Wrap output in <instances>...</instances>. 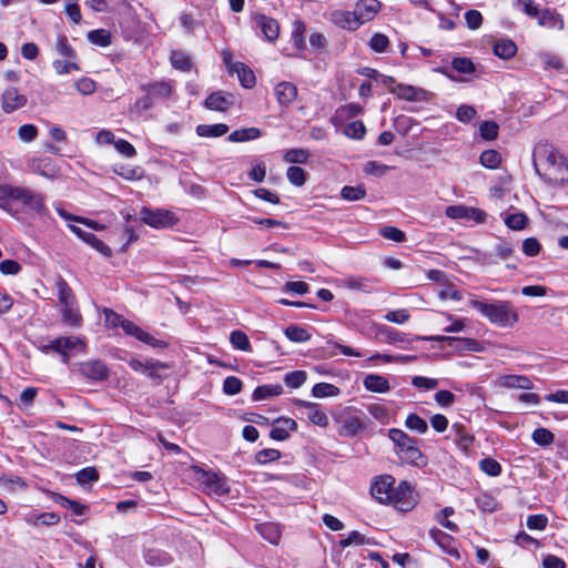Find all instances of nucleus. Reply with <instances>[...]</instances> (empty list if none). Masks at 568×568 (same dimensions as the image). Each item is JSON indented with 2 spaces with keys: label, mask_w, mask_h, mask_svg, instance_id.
I'll return each mask as SVG.
<instances>
[{
  "label": "nucleus",
  "mask_w": 568,
  "mask_h": 568,
  "mask_svg": "<svg viewBox=\"0 0 568 568\" xmlns=\"http://www.w3.org/2000/svg\"><path fill=\"white\" fill-rule=\"evenodd\" d=\"M274 94L282 106H288L297 97V88L292 82L283 81L276 84Z\"/></svg>",
  "instance_id": "nucleus-21"
},
{
  "label": "nucleus",
  "mask_w": 568,
  "mask_h": 568,
  "mask_svg": "<svg viewBox=\"0 0 568 568\" xmlns=\"http://www.w3.org/2000/svg\"><path fill=\"white\" fill-rule=\"evenodd\" d=\"M230 342L234 348L240 351L250 352L251 343L247 335L242 331H233L230 335Z\"/></svg>",
  "instance_id": "nucleus-39"
},
{
  "label": "nucleus",
  "mask_w": 568,
  "mask_h": 568,
  "mask_svg": "<svg viewBox=\"0 0 568 568\" xmlns=\"http://www.w3.org/2000/svg\"><path fill=\"white\" fill-rule=\"evenodd\" d=\"M381 7L382 4L378 0H358L355 4L354 11L359 24L362 26L374 20L381 10Z\"/></svg>",
  "instance_id": "nucleus-12"
},
{
  "label": "nucleus",
  "mask_w": 568,
  "mask_h": 568,
  "mask_svg": "<svg viewBox=\"0 0 568 568\" xmlns=\"http://www.w3.org/2000/svg\"><path fill=\"white\" fill-rule=\"evenodd\" d=\"M130 336H134L136 339H139V341H141V342H143V343H145L148 345H151L153 347L163 346L164 345L163 342L156 339L155 337H153L149 333L144 332L139 326L135 327L134 333H132Z\"/></svg>",
  "instance_id": "nucleus-61"
},
{
  "label": "nucleus",
  "mask_w": 568,
  "mask_h": 568,
  "mask_svg": "<svg viewBox=\"0 0 568 568\" xmlns=\"http://www.w3.org/2000/svg\"><path fill=\"white\" fill-rule=\"evenodd\" d=\"M537 18H538V23L541 27L559 28V29L564 28V21L559 18V16L555 11H551L549 9H546V10L539 12V16Z\"/></svg>",
  "instance_id": "nucleus-35"
},
{
  "label": "nucleus",
  "mask_w": 568,
  "mask_h": 568,
  "mask_svg": "<svg viewBox=\"0 0 568 568\" xmlns=\"http://www.w3.org/2000/svg\"><path fill=\"white\" fill-rule=\"evenodd\" d=\"M87 244L97 250L100 254L105 257H110L112 255V250L110 246L104 244L101 240H99L93 233L89 232L83 240Z\"/></svg>",
  "instance_id": "nucleus-42"
},
{
  "label": "nucleus",
  "mask_w": 568,
  "mask_h": 568,
  "mask_svg": "<svg viewBox=\"0 0 568 568\" xmlns=\"http://www.w3.org/2000/svg\"><path fill=\"white\" fill-rule=\"evenodd\" d=\"M297 429V423L290 417H278L273 422L270 437L274 440H285L290 437V433Z\"/></svg>",
  "instance_id": "nucleus-14"
},
{
  "label": "nucleus",
  "mask_w": 568,
  "mask_h": 568,
  "mask_svg": "<svg viewBox=\"0 0 568 568\" xmlns=\"http://www.w3.org/2000/svg\"><path fill=\"white\" fill-rule=\"evenodd\" d=\"M80 372L83 376L93 381H104L109 377V368L99 359L81 363Z\"/></svg>",
  "instance_id": "nucleus-15"
},
{
  "label": "nucleus",
  "mask_w": 568,
  "mask_h": 568,
  "mask_svg": "<svg viewBox=\"0 0 568 568\" xmlns=\"http://www.w3.org/2000/svg\"><path fill=\"white\" fill-rule=\"evenodd\" d=\"M293 403L296 406L306 408V417L313 425L320 427L328 426V417L325 412L320 408L318 404L303 399H294Z\"/></svg>",
  "instance_id": "nucleus-11"
},
{
  "label": "nucleus",
  "mask_w": 568,
  "mask_h": 568,
  "mask_svg": "<svg viewBox=\"0 0 568 568\" xmlns=\"http://www.w3.org/2000/svg\"><path fill=\"white\" fill-rule=\"evenodd\" d=\"M476 505L481 511L486 513H493L497 509V501L487 494L477 497Z\"/></svg>",
  "instance_id": "nucleus-57"
},
{
  "label": "nucleus",
  "mask_w": 568,
  "mask_h": 568,
  "mask_svg": "<svg viewBox=\"0 0 568 568\" xmlns=\"http://www.w3.org/2000/svg\"><path fill=\"white\" fill-rule=\"evenodd\" d=\"M452 432L454 433V440L456 445L464 452L467 453L474 442V436L470 435L464 425L454 424L452 427Z\"/></svg>",
  "instance_id": "nucleus-26"
},
{
  "label": "nucleus",
  "mask_w": 568,
  "mask_h": 568,
  "mask_svg": "<svg viewBox=\"0 0 568 568\" xmlns=\"http://www.w3.org/2000/svg\"><path fill=\"white\" fill-rule=\"evenodd\" d=\"M405 425L408 429L414 430L418 434H425L428 429V425L425 419H423L417 414H409L405 420Z\"/></svg>",
  "instance_id": "nucleus-40"
},
{
  "label": "nucleus",
  "mask_w": 568,
  "mask_h": 568,
  "mask_svg": "<svg viewBox=\"0 0 568 568\" xmlns=\"http://www.w3.org/2000/svg\"><path fill=\"white\" fill-rule=\"evenodd\" d=\"M262 135V132L258 128H246V129H240L233 131L229 136L227 140L230 142H246L256 140Z\"/></svg>",
  "instance_id": "nucleus-32"
},
{
  "label": "nucleus",
  "mask_w": 568,
  "mask_h": 568,
  "mask_svg": "<svg viewBox=\"0 0 568 568\" xmlns=\"http://www.w3.org/2000/svg\"><path fill=\"white\" fill-rule=\"evenodd\" d=\"M338 434L343 437H354L361 430L365 429L366 424L359 415H347L341 420Z\"/></svg>",
  "instance_id": "nucleus-19"
},
{
  "label": "nucleus",
  "mask_w": 568,
  "mask_h": 568,
  "mask_svg": "<svg viewBox=\"0 0 568 568\" xmlns=\"http://www.w3.org/2000/svg\"><path fill=\"white\" fill-rule=\"evenodd\" d=\"M548 518L542 514L529 515L527 518V527L530 530H544L547 527Z\"/></svg>",
  "instance_id": "nucleus-59"
},
{
  "label": "nucleus",
  "mask_w": 568,
  "mask_h": 568,
  "mask_svg": "<svg viewBox=\"0 0 568 568\" xmlns=\"http://www.w3.org/2000/svg\"><path fill=\"white\" fill-rule=\"evenodd\" d=\"M494 254L501 261H507L514 255L513 245L506 241H499L494 246Z\"/></svg>",
  "instance_id": "nucleus-54"
},
{
  "label": "nucleus",
  "mask_w": 568,
  "mask_h": 568,
  "mask_svg": "<svg viewBox=\"0 0 568 568\" xmlns=\"http://www.w3.org/2000/svg\"><path fill=\"white\" fill-rule=\"evenodd\" d=\"M381 234L383 237L394 241V242H397V243L404 242L406 240L405 233L395 226L383 227L381 230Z\"/></svg>",
  "instance_id": "nucleus-60"
},
{
  "label": "nucleus",
  "mask_w": 568,
  "mask_h": 568,
  "mask_svg": "<svg viewBox=\"0 0 568 568\" xmlns=\"http://www.w3.org/2000/svg\"><path fill=\"white\" fill-rule=\"evenodd\" d=\"M282 393H283V387L280 384L261 385L254 389V392L252 394V399L255 402L263 400V399L278 396Z\"/></svg>",
  "instance_id": "nucleus-28"
},
{
  "label": "nucleus",
  "mask_w": 568,
  "mask_h": 568,
  "mask_svg": "<svg viewBox=\"0 0 568 568\" xmlns=\"http://www.w3.org/2000/svg\"><path fill=\"white\" fill-rule=\"evenodd\" d=\"M235 103V97L227 92H213L204 101L205 108L214 111H226Z\"/></svg>",
  "instance_id": "nucleus-17"
},
{
  "label": "nucleus",
  "mask_w": 568,
  "mask_h": 568,
  "mask_svg": "<svg viewBox=\"0 0 568 568\" xmlns=\"http://www.w3.org/2000/svg\"><path fill=\"white\" fill-rule=\"evenodd\" d=\"M366 132L365 125L362 121H353L345 125L344 133L351 139L361 140Z\"/></svg>",
  "instance_id": "nucleus-46"
},
{
  "label": "nucleus",
  "mask_w": 568,
  "mask_h": 568,
  "mask_svg": "<svg viewBox=\"0 0 568 568\" xmlns=\"http://www.w3.org/2000/svg\"><path fill=\"white\" fill-rule=\"evenodd\" d=\"M495 383L501 388L531 389L534 387L531 379L526 375H501Z\"/></svg>",
  "instance_id": "nucleus-20"
},
{
  "label": "nucleus",
  "mask_w": 568,
  "mask_h": 568,
  "mask_svg": "<svg viewBox=\"0 0 568 568\" xmlns=\"http://www.w3.org/2000/svg\"><path fill=\"white\" fill-rule=\"evenodd\" d=\"M285 336L294 343H304L311 339V334L298 325H288L284 331Z\"/></svg>",
  "instance_id": "nucleus-37"
},
{
  "label": "nucleus",
  "mask_w": 568,
  "mask_h": 568,
  "mask_svg": "<svg viewBox=\"0 0 568 568\" xmlns=\"http://www.w3.org/2000/svg\"><path fill=\"white\" fill-rule=\"evenodd\" d=\"M256 26L262 30L264 37L268 41H274L277 39L280 33V26L278 22L270 17H266L264 14H257L255 18Z\"/></svg>",
  "instance_id": "nucleus-24"
},
{
  "label": "nucleus",
  "mask_w": 568,
  "mask_h": 568,
  "mask_svg": "<svg viewBox=\"0 0 568 568\" xmlns=\"http://www.w3.org/2000/svg\"><path fill=\"white\" fill-rule=\"evenodd\" d=\"M452 67L455 71L464 74H470L475 71L473 61L465 57L454 58L452 61Z\"/></svg>",
  "instance_id": "nucleus-51"
},
{
  "label": "nucleus",
  "mask_w": 568,
  "mask_h": 568,
  "mask_svg": "<svg viewBox=\"0 0 568 568\" xmlns=\"http://www.w3.org/2000/svg\"><path fill=\"white\" fill-rule=\"evenodd\" d=\"M38 135V129L33 124H23L18 130V136L23 142H32Z\"/></svg>",
  "instance_id": "nucleus-63"
},
{
  "label": "nucleus",
  "mask_w": 568,
  "mask_h": 568,
  "mask_svg": "<svg viewBox=\"0 0 568 568\" xmlns=\"http://www.w3.org/2000/svg\"><path fill=\"white\" fill-rule=\"evenodd\" d=\"M55 290L62 322L67 325L79 327L82 323V316L78 307L77 298L72 288L62 276L57 277Z\"/></svg>",
  "instance_id": "nucleus-4"
},
{
  "label": "nucleus",
  "mask_w": 568,
  "mask_h": 568,
  "mask_svg": "<svg viewBox=\"0 0 568 568\" xmlns=\"http://www.w3.org/2000/svg\"><path fill=\"white\" fill-rule=\"evenodd\" d=\"M368 44L373 51L383 53L389 45V39L384 33L376 32L372 36Z\"/></svg>",
  "instance_id": "nucleus-50"
},
{
  "label": "nucleus",
  "mask_w": 568,
  "mask_h": 568,
  "mask_svg": "<svg viewBox=\"0 0 568 568\" xmlns=\"http://www.w3.org/2000/svg\"><path fill=\"white\" fill-rule=\"evenodd\" d=\"M78 346H81L82 348L84 347V343L80 337L62 336L50 341L47 345H43L42 351H54L63 356V363H68V351H71Z\"/></svg>",
  "instance_id": "nucleus-6"
},
{
  "label": "nucleus",
  "mask_w": 568,
  "mask_h": 568,
  "mask_svg": "<svg viewBox=\"0 0 568 568\" xmlns=\"http://www.w3.org/2000/svg\"><path fill=\"white\" fill-rule=\"evenodd\" d=\"M287 180L295 186L304 185L306 181V173L300 166H290L286 172Z\"/></svg>",
  "instance_id": "nucleus-52"
},
{
  "label": "nucleus",
  "mask_w": 568,
  "mask_h": 568,
  "mask_svg": "<svg viewBox=\"0 0 568 568\" xmlns=\"http://www.w3.org/2000/svg\"><path fill=\"white\" fill-rule=\"evenodd\" d=\"M480 469L489 476H498L501 473L500 464L493 458H484L479 463Z\"/></svg>",
  "instance_id": "nucleus-56"
},
{
  "label": "nucleus",
  "mask_w": 568,
  "mask_h": 568,
  "mask_svg": "<svg viewBox=\"0 0 568 568\" xmlns=\"http://www.w3.org/2000/svg\"><path fill=\"white\" fill-rule=\"evenodd\" d=\"M429 339L436 342H446L449 346H453L459 351L480 352L483 349L480 343L473 338L438 335L430 337Z\"/></svg>",
  "instance_id": "nucleus-16"
},
{
  "label": "nucleus",
  "mask_w": 568,
  "mask_h": 568,
  "mask_svg": "<svg viewBox=\"0 0 568 568\" xmlns=\"http://www.w3.org/2000/svg\"><path fill=\"white\" fill-rule=\"evenodd\" d=\"M242 389V382L240 378L235 377V376H229L224 379V383H223V392L226 394V395H236L241 392Z\"/></svg>",
  "instance_id": "nucleus-58"
},
{
  "label": "nucleus",
  "mask_w": 568,
  "mask_h": 568,
  "mask_svg": "<svg viewBox=\"0 0 568 568\" xmlns=\"http://www.w3.org/2000/svg\"><path fill=\"white\" fill-rule=\"evenodd\" d=\"M99 475L94 467H85L78 471L77 474V480L81 485H85L92 481L98 480Z\"/></svg>",
  "instance_id": "nucleus-62"
},
{
  "label": "nucleus",
  "mask_w": 568,
  "mask_h": 568,
  "mask_svg": "<svg viewBox=\"0 0 568 568\" xmlns=\"http://www.w3.org/2000/svg\"><path fill=\"white\" fill-rule=\"evenodd\" d=\"M527 216L524 213L509 214L505 219V224L511 230H523L526 226Z\"/></svg>",
  "instance_id": "nucleus-55"
},
{
  "label": "nucleus",
  "mask_w": 568,
  "mask_h": 568,
  "mask_svg": "<svg viewBox=\"0 0 568 568\" xmlns=\"http://www.w3.org/2000/svg\"><path fill=\"white\" fill-rule=\"evenodd\" d=\"M307 378V374L304 371H294L291 373H287L284 377V382L287 387L291 388H300Z\"/></svg>",
  "instance_id": "nucleus-47"
},
{
  "label": "nucleus",
  "mask_w": 568,
  "mask_h": 568,
  "mask_svg": "<svg viewBox=\"0 0 568 568\" xmlns=\"http://www.w3.org/2000/svg\"><path fill=\"white\" fill-rule=\"evenodd\" d=\"M310 158V152L305 149H290L284 155V160L288 163H306Z\"/></svg>",
  "instance_id": "nucleus-49"
},
{
  "label": "nucleus",
  "mask_w": 568,
  "mask_h": 568,
  "mask_svg": "<svg viewBox=\"0 0 568 568\" xmlns=\"http://www.w3.org/2000/svg\"><path fill=\"white\" fill-rule=\"evenodd\" d=\"M499 126L495 121H484L479 125V134L484 140L493 141L498 136Z\"/></svg>",
  "instance_id": "nucleus-45"
},
{
  "label": "nucleus",
  "mask_w": 568,
  "mask_h": 568,
  "mask_svg": "<svg viewBox=\"0 0 568 568\" xmlns=\"http://www.w3.org/2000/svg\"><path fill=\"white\" fill-rule=\"evenodd\" d=\"M11 200L20 202L28 212L36 213L37 215L42 216L47 212L42 194L24 187L1 186L0 209L14 214L10 205Z\"/></svg>",
  "instance_id": "nucleus-1"
},
{
  "label": "nucleus",
  "mask_w": 568,
  "mask_h": 568,
  "mask_svg": "<svg viewBox=\"0 0 568 568\" xmlns=\"http://www.w3.org/2000/svg\"><path fill=\"white\" fill-rule=\"evenodd\" d=\"M532 440L539 446H549L554 443L555 436L547 428H536L531 435Z\"/></svg>",
  "instance_id": "nucleus-43"
},
{
  "label": "nucleus",
  "mask_w": 568,
  "mask_h": 568,
  "mask_svg": "<svg viewBox=\"0 0 568 568\" xmlns=\"http://www.w3.org/2000/svg\"><path fill=\"white\" fill-rule=\"evenodd\" d=\"M429 536L445 552L456 558L459 557V552L454 546L455 539L450 535L434 527L429 530Z\"/></svg>",
  "instance_id": "nucleus-23"
},
{
  "label": "nucleus",
  "mask_w": 568,
  "mask_h": 568,
  "mask_svg": "<svg viewBox=\"0 0 568 568\" xmlns=\"http://www.w3.org/2000/svg\"><path fill=\"white\" fill-rule=\"evenodd\" d=\"M27 97L20 94L18 89L8 88L3 91L1 97V106L3 112L11 113L18 109L23 108L27 104Z\"/></svg>",
  "instance_id": "nucleus-13"
},
{
  "label": "nucleus",
  "mask_w": 568,
  "mask_h": 568,
  "mask_svg": "<svg viewBox=\"0 0 568 568\" xmlns=\"http://www.w3.org/2000/svg\"><path fill=\"white\" fill-rule=\"evenodd\" d=\"M140 219L145 224L155 229L168 227L175 222L173 213L162 209L152 210L143 207L140 212Z\"/></svg>",
  "instance_id": "nucleus-5"
},
{
  "label": "nucleus",
  "mask_w": 568,
  "mask_h": 568,
  "mask_svg": "<svg viewBox=\"0 0 568 568\" xmlns=\"http://www.w3.org/2000/svg\"><path fill=\"white\" fill-rule=\"evenodd\" d=\"M560 160L561 159L557 152L548 145H540L536 148L534 152V166L536 172L539 174L540 166H556L559 164Z\"/></svg>",
  "instance_id": "nucleus-10"
},
{
  "label": "nucleus",
  "mask_w": 568,
  "mask_h": 568,
  "mask_svg": "<svg viewBox=\"0 0 568 568\" xmlns=\"http://www.w3.org/2000/svg\"><path fill=\"white\" fill-rule=\"evenodd\" d=\"M196 134L204 138H219L229 132V126L224 123L200 124L196 126Z\"/></svg>",
  "instance_id": "nucleus-31"
},
{
  "label": "nucleus",
  "mask_w": 568,
  "mask_h": 568,
  "mask_svg": "<svg viewBox=\"0 0 568 568\" xmlns=\"http://www.w3.org/2000/svg\"><path fill=\"white\" fill-rule=\"evenodd\" d=\"M258 534L268 542L276 545L281 538V528L275 523H263L256 526Z\"/></svg>",
  "instance_id": "nucleus-29"
},
{
  "label": "nucleus",
  "mask_w": 568,
  "mask_h": 568,
  "mask_svg": "<svg viewBox=\"0 0 568 568\" xmlns=\"http://www.w3.org/2000/svg\"><path fill=\"white\" fill-rule=\"evenodd\" d=\"M88 39L91 43L99 47H108L111 43V34L104 29H98L88 33Z\"/></svg>",
  "instance_id": "nucleus-41"
},
{
  "label": "nucleus",
  "mask_w": 568,
  "mask_h": 568,
  "mask_svg": "<svg viewBox=\"0 0 568 568\" xmlns=\"http://www.w3.org/2000/svg\"><path fill=\"white\" fill-rule=\"evenodd\" d=\"M339 393V388L329 383H317L312 388V395L316 398L336 397Z\"/></svg>",
  "instance_id": "nucleus-36"
},
{
  "label": "nucleus",
  "mask_w": 568,
  "mask_h": 568,
  "mask_svg": "<svg viewBox=\"0 0 568 568\" xmlns=\"http://www.w3.org/2000/svg\"><path fill=\"white\" fill-rule=\"evenodd\" d=\"M343 287L369 294L374 291L373 282L364 277H347L342 281Z\"/></svg>",
  "instance_id": "nucleus-30"
},
{
  "label": "nucleus",
  "mask_w": 568,
  "mask_h": 568,
  "mask_svg": "<svg viewBox=\"0 0 568 568\" xmlns=\"http://www.w3.org/2000/svg\"><path fill=\"white\" fill-rule=\"evenodd\" d=\"M341 195L346 201H358L366 195V190L363 185L357 186H344L341 191Z\"/></svg>",
  "instance_id": "nucleus-48"
},
{
  "label": "nucleus",
  "mask_w": 568,
  "mask_h": 568,
  "mask_svg": "<svg viewBox=\"0 0 568 568\" xmlns=\"http://www.w3.org/2000/svg\"><path fill=\"white\" fill-rule=\"evenodd\" d=\"M141 91L148 93L152 99H168L172 94V84L169 81H155L144 83L140 87Z\"/></svg>",
  "instance_id": "nucleus-22"
},
{
  "label": "nucleus",
  "mask_w": 568,
  "mask_h": 568,
  "mask_svg": "<svg viewBox=\"0 0 568 568\" xmlns=\"http://www.w3.org/2000/svg\"><path fill=\"white\" fill-rule=\"evenodd\" d=\"M281 458V452L275 448H266L255 454V462L264 465Z\"/></svg>",
  "instance_id": "nucleus-53"
},
{
  "label": "nucleus",
  "mask_w": 568,
  "mask_h": 568,
  "mask_svg": "<svg viewBox=\"0 0 568 568\" xmlns=\"http://www.w3.org/2000/svg\"><path fill=\"white\" fill-rule=\"evenodd\" d=\"M231 72H235L237 74V78L244 88L254 87L255 81H256L255 75H254L253 71L244 63H242V62L233 63V65L231 67Z\"/></svg>",
  "instance_id": "nucleus-27"
},
{
  "label": "nucleus",
  "mask_w": 568,
  "mask_h": 568,
  "mask_svg": "<svg viewBox=\"0 0 568 568\" xmlns=\"http://www.w3.org/2000/svg\"><path fill=\"white\" fill-rule=\"evenodd\" d=\"M438 296L440 300L449 298L454 301H460L464 297V293L457 290L454 285L448 284L438 292Z\"/></svg>",
  "instance_id": "nucleus-64"
},
{
  "label": "nucleus",
  "mask_w": 568,
  "mask_h": 568,
  "mask_svg": "<svg viewBox=\"0 0 568 568\" xmlns=\"http://www.w3.org/2000/svg\"><path fill=\"white\" fill-rule=\"evenodd\" d=\"M479 160L485 168L496 169L501 162V156L495 150H486L480 154Z\"/></svg>",
  "instance_id": "nucleus-44"
},
{
  "label": "nucleus",
  "mask_w": 568,
  "mask_h": 568,
  "mask_svg": "<svg viewBox=\"0 0 568 568\" xmlns=\"http://www.w3.org/2000/svg\"><path fill=\"white\" fill-rule=\"evenodd\" d=\"M328 20L336 27L344 29V30H348V31H355L361 27L354 10L353 11H347V10H342V9L332 10L328 13Z\"/></svg>",
  "instance_id": "nucleus-9"
},
{
  "label": "nucleus",
  "mask_w": 568,
  "mask_h": 568,
  "mask_svg": "<svg viewBox=\"0 0 568 568\" xmlns=\"http://www.w3.org/2000/svg\"><path fill=\"white\" fill-rule=\"evenodd\" d=\"M388 437L396 446V454L407 464L424 467L427 464L426 456L418 447V440L408 436L404 430L392 428L388 430Z\"/></svg>",
  "instance_id": "nucleus-3"
},
{
  "label": "nucleus",
  "mask_w": 568,
  "mask_h": 568,
  "mask_svg": "<svg viewBox=\"0 0 568 568\" xmlns=\"http://www.w3.org/2000/svg\"><path fill=\"white\" fill-rule=\"evenodd\" d=\"M398 98L407 101H419L424 94V90L408 84H396V93Z\"/></svg>",
  "instance_id": "nucleus-34"
},
{
  "label": "nucleus",
  "mask_w": 568,
  "mask_h": 568,
  "mask_svg": "<svg viewBox=\"0 0 568 568\" xmlns=\"http://www.w3.org/2000/svg\"><path fill=\"white\" fill-rule=\"evenodd\" d=\"M517 52V47L509 39H500L494 45V53L501 59H510Z\"/></svg>",
  "instance_id": "nucleus-33"
},
{
  "label": "nucleus",
  "mask_w": 568,
  "mask_h": 568,
  "mask_svg": "<svg viewBox=\"0 0 568 568\" xmlns=\"http://www.w3.org/2000/svg\"><path fill=\"white\" fill-rule=\"evenodd\" d=\"M469 305L499 327H513L518 322V314L508 301L483 302L471 295Z\"/></svg>",
  "instance_id": "nucleus-2"
},
{
  "label": "nucleus",
  "mask_w": 568,
  "mask_h": 568,
  "mask_svg": "<svg viewBox=\"0 0 568 568\" xmlns=\"http://www.w3.org/2000/svg\"><path fill=\"white\" fill-rule=\"evenodd\" d=\"M199 479L214 494L224 495L230 490L225 478L216 473L203 470Z\"/></svg>",
  "instance_id": "nucleus-18"
},
{
  "label": "nucleus",
  "mask_w": 568,
  "mask_h": 568,
  "mask_svg": "<svg viewBox=\"0 0 568 568\" xmlns=\"http://www.w3.org/2000/svg\"><path fill=\"white\" fill-rule=\"evenodd\" d=\"M390 497L389 504L398 510L407 511L414 505L413 490L408 481H402L398 487H393Z\"/></svg>",
  "instance_id": "nucleus-7"
},
{
  "label": "nucleus",
  "mask_w": 568,
  "mask_h": 568,
  "mask_svg": "<svg viewBox=\"0 0 568 568\" xmlns=\"http://www.w3.org/2000/svg\"><path fill=\"white\" fill-rule=\"evenodd\" d=\"M364 387L373 393H387L390 389L387 378L376 374H369L364 378Z\"/></svg>",
  "instance_id": "nucleus-25"
},
{
  "label": "nucleus",
  "mask_w": 568,
  "mask_h": 568,
  "mask_svg": "<svg viewBox=\"0 0 568 568\" xmlns=\"http://www.w3.org/2000/svg\"><path fill=\"white\" fill-rule=\"evenodd\" d=\"M394 484H395V479L390 475H383V476L376 477L375 480L371 485L372 497L382 504H386V503L389 504Z\"/></svg>",
  "instance_id": "nucleus-8"
},
{
  "label": "nucleus",
  "mask_w": 568,
  "mask_h": 568,
  "mask_svg": "<svg viewBox=\"0 0 568 568\" xmlns=\"http://www.w3.org/2000/svg\"><path fill=\"white\" fill-rule=\"evenodd\" d=\"M170 60L173 68L178 70L187 72L192 69V61L190 57L182 51H172Z\"/></svg>",
  "instance_id": "nucleus-38"
}]
</instances>
